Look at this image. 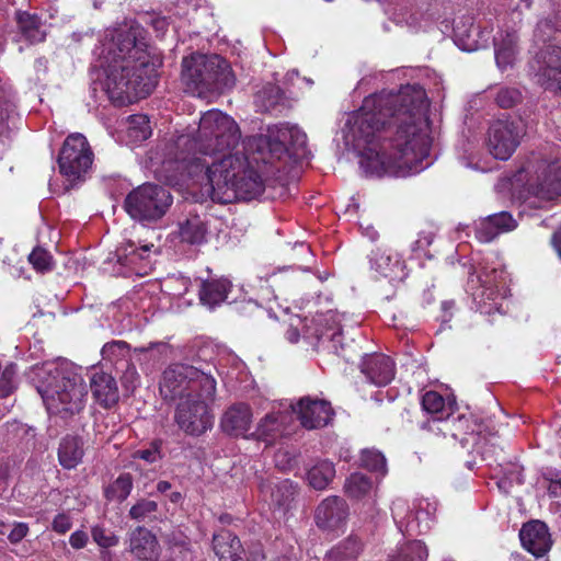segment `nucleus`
I'll list each match as a JSON object with an SVG mask.
<instances>
[{
    "instance_id": "obj_1",
    "label": "nucleus",
    "mask_w": 561,
    "mask_h": 561,
    "mask_svg": "<svg viewBox=\"0 0 561 561\" xmlns=\"http://www.w3.org/2000/svg\"><path fill=\"white\" fill-rule=\"evenodd\" d=\"M427 108L425 91L419 85L364 99L347 119L344 139L357 153L366 176L407 178L432 164Z\"/></svg>"
},
{
    "instance_id": "obj_2",
    "label": "nucleus",
    "mask_w": 561,
    "mask_h": 561,
    "mask_svg": "<svg viewBox=\"0 0 561 561\" xmlns=\"http://www.w3.org/2000/svg\"><path fill=\"white\" fill-rule=\"evenodd\" d=\"M240 129L234 119L219 110L205 112L196 137L181 135L178 147L190 142L195 150L208 156L211 162L195 158L196 167L205 169L209 195L214 202L228 204L237 199L251 201L264 190L259 173L243 154L231 153L240 140Z\"/></svg>"
},
{
    "instance_id": "obj_3",
    "label": "nucleus",
    "mask_w": 561,
    "mask_h": 561,
    "mask_svg": "<svg viewBox=\"0 0 561 561\" xmlns=\"http://www.w3.org/2000/svg\"><path fill=\"white\" fill-rule=\"evenodd\" d=\"M112 42L113 60L105 71L104 88L115 105L124 106L150 94L161 60L147 50L144 28L137 23L116 28Z\"/></svg>"
},
{
    "instance_id": "obj_4",
    "label": "nucleus",
    "mask_w": 561,
    "mask_h": 561,
    "mask_svg": "<svg viewBox=\"0 0 561 561\" xmlns=\"http://www.w3.org/2000/svg\"><path fill=\"white\" fill-rule=\"evenodd\" d=\"M165 401L179 400L174 421L186 435L199 437L214 426L215 415L210 404L217 388H158Z\"/></svg>"
},
{
    "instance_id": "obj_5",
    "label": "nucleus",
    "mask_w": 561,
    "mask_h": 561,
    "mask_svg": "<svg viewBox=\"0 0 561 561\" xmlns=\"http://www.w3.org/2000/svg\"><path fill=\"white\" fill-rule=\"evenodd\" d=\"M559 32L561 33L560 16L554 23L549 19L540 20L534 31L530 47V69L537 82L551 91H561V47L551 43Z\"/></svg>"
},
{
    "instance_id": "obj_6",
    "label": "nucleus",
    "mask_w": 561,
    "mask_h": 561,
    "mask_svg": "<svg viewBox=\"0 0 561 561\" xmlns=\"http://www.w3.org/2000/svg\"><path fill=\"white\" fill-rule=\"evenodd\" d=\"M182 80L198 95L215 91L226 81L228 64L218 55L193 54L182 62Z\"/></svg>"
},
{
    "instance_id": "obj_7",
    "label": "nucleus",
    "mask_w": 561,
    "mask_h": 561,
    "mask_svg": "<svg viewBox=\"0 0 561 561\" xmlns=\"http://www.w3.org/2000/svg\"><path fill=\"white\" fill-rule=\"evenodd\" d=\"M171 204L172 196L168 190L146 183L126 196L124 207L134 219L156 221L164 216Z\"/></svg>"
},
{
    "instance_id": "obj_8",
    "label": "nucleus",
    "mask_w": 561,
    "mask_h": 561,
    "mask_svg": "<svg viewBox=\"0 0 561 561\" xmlns=\"http://www.w3.org/2000/svg\"><path fill=\"white\" fill-rule=\"evenodd\" d=\"M94 153L81 133H72L65 139L59 154L58 168L67 181L75 183L83 181L92 168Z\"/></svg>"
},
{
    "instance_id": "obj_9",
    "label": "nucleus",
    "mask_w": 561,
    "mask_h": 561,
    "mask_svg": "<svg viewBox=\"0 0 561 561\" xmlns=\"http://www.w3.org/2000/svg\"><path fill=\"white\" fill-rule=\"evenodd\" d=\"M526 171L530 173L526 184L529 198L534 197L539 202L537 204L535 201H529L530 205L542 207L541 203L551 202L561 196L560 160L551 162L540 160L535 165L529 164Z\"/></svg>"
},
{
    "instance_id": "obj_10",
    "label": "nucleus",
    "mask_w": 561,
    "mask_h": 561,
    "mask_svg": "<svg viewBox=\"0 0 561 561\" xmlns=\"http://www.w3.org/2000/svg\"><path fill=\"white\" fill-rule=\"evenodd\" d=\"M522 129L510 119H497L488 129L486 145L490 153L499 160H507L519 145Z\"/></svg>"
},
{
    "instance_id": "obj_11",
    "label": "nucleus",
    "mask_w": 561,
    "mask_h": 561,
    "mask_svg": "<svg viewBox=\"0 0 561 561\" xmlns=\"http://www.w3.org/2000/svg\"><path fill=\"white\" fill-rule=\"evenodd\" d=\"M268 130V135L260 136L255 141L260 149H268L271 158L280 159L287 152L286 141L295 148L296 153L304 156L307 148V135L297 126H280Z\"/></svg>"
},
{
    "instance_id": "obj_12",
    "label": "nucleus",
    "mask_w": 561,
    "mask_h": 561,
    "mask_svg": "<svg viewBox=\"0 0 561 561\" xmlns=\"http://www.w3.org/2000/svg\"><path fill=\"white\" fill-rule=\"evenodd\" d=\"M152 243H141L126 240L116 249L117 263L122 266L121 273L124 276L133 274L138 276L147 275L150 271V253Z\"/></svg>"
},
{
    "instance_id": "obj_13",
    "label": "nucleus",
    "mask_w": 561,
    "mask_h": 561,
    "mask_svg": "<svg viewBox=\"0 0 561 561\" xmlns=\"http://www.w3.org/2000/svg\"><path fill=\"white\" fill-rule=\"evenodd\" d=\"M83 368L75 363L58 358L37 367V380L46 386H82Z\"/></svg>"
},
{
    "instance_id": "obj_14",
    "label": "nucleus",
    "mask_w": 561,
    "mask_h": 561,
    "mask_svg": "<svg viewBox=\"0 0 561 561\" xmlns=\"http://www.w3.org/2000/svg\"><path fill=\"white\" fill-rule=\"evenodd\" d=\"M347 517L348 505L344 499L336 495L321 501L314 513L316 525L325 531H334L344 527Z\"/></svg>"
},
{
    "instance_id": "obj_15",
    "label": "nucleus",
    "mask_w": 561,
    "mask_h": 561,
    "mask_svg": "<svg viewBox=\"0 0 561 561\" xmlns=\"http://www.w3.org/2000/svg\"><path fill=\"white\" fill-rule=\"evenodd\" d=\"M205 364L198 366L184 363L170 365L163 373V380L169 386H181L183 383H197L198 386H215L216 379L210 368H206Z\"/></svg>"
},
{
    "instance_id": "obj_16",
    "label": "nucleus",
    "mask_w": 561,
    "mask_h": 561,
    "mask_svg": "<svg viewBox=\"0 0 561 561\" xmlns=\"http://www.w3.org/2000/svg\"><path fill=\"white\" fill-rule=\"evenodd\" d=\"M370 268L390 283L402 282L408 273L400 254L389 248H378L369 256Z\"/></svg>"
},
{
    "instance_id": "obj_17",
    "label": "nucleus",
    "mask_w": 561,
    "mask_h": 561,
    "mask_svg": "<svg viewBox=\"0 0 561 561\" xmlns=\"http://www.w3.org/2000/svg\"><path fill=\"white\" fill-rule=\"evenodd\" d=\"M523 548L536 558L543 557L551 548L552 540L548 526L541 520H530L519 531Z\"/></svg>"
},
{
    "instance_id": "obj_18",
    "label": "nucleus",
    "mask_w": 561,
    "mask_h": 561,
    "mask_svg": "<svg viewBox=\"0 0 561 561\" xmlns=\"http://www.w3.org/2000/svg\"><path fill=\"white\" fill-rule=\"evenodd\" d=\"M259 489L264 501L268 502L271 507L283 512L289 511L297 493V484L289 479H284L275 483L268 480H262Z\"/></svg>"
},
{
    "instance_id": "obj_19",
    "label": "nucleus",
    "mask_w": 561,
    "mask_h": 561,
    "mask_svg": "<svg viewBox=\"0 0 561 561\" xmlns=\"http://www.w3.org/2000/svg\"><path fill=\"white\" fill-rule=\"evenodd\" d=\"M360 370L366 376L367 381L375 386H388L396 374L393 360L383 354L366 355L362 362Z\"/></svg>"
},
{
    "instance_id": "obj_20",
    "label": "nucleus",
    "mask_w": 561,
    "mask_h": 561,
    "mask_svg": "<svg viewBox=\"0 0 561 561\" xmlns=\"http://www.w3.org/2000/svg\"><path fill=\"white\" fill-rule=\"evenodd\" d=\"M517 227V221L508 211L490 215L476 222V237L480 242H491L499 234L510 232Z\"/></svg>"
},
{
    "instance_id": "obj_21",
    "label": "nucleus",
    "mask_w": 561,
    "mask_h": 561,
    "mask_svg": "<svg viewBox=\"0 0 561 561\" xmlns=\"http://www.w3.org/2000/svg\"><path fill=\"white\" fill-rule=\"evenodd\" d=\"M129 551L140 561H158L160 546L151 530L137 526L129 535Z\"/></svg>"
},
{
    "instance_id": "obj_22",
    "label": "nucleus",
    "mask_w": 561,
    "mask_h": 561,
    "mask_svg": "<svg viewBox=\"0 0 561 561\" xmlns=\"http://www.w3.org/2000/svg\"><path fill=\"white\" fill-rule=\"evenodd\" d=\"M252 416V410L249 404L234 403L222 414L220 427L224 433L230 436H243L251 427Z\"/></svg>"
},
{
    "instance_id": "obj_23",
    "label": "nucleus",
    "mask_w": 561,
    "mask_h": 561,
    "mask_svg": "<svg viewBox=\"0 0 561 561\" xmlns=\"http://www.w3.org/2000/svg\"><path fill=\"white\" fill-rule=\"evenodd\" d=\"M298 407L300 423L308 430L325 426L333 415L331 405L323 400L302 399Z\"/></svg>"
},
{
    "instance_id": "obj_24",
    "label": "nucleus",
    "mask_w": 561,
    "mask_h": 561,
    "mask_svg": "<svg viewBox=\"0 0 561 561\" xmlns=\"http://www.w3.org/2000/svg\"><path fill=\"white\" fill-rule=\"evenodd\" d=\"M84 390L85 388H60L56 391V397H51V402L47 403V409L62 417L79 413L84 407Z\"/></svg>"
},
{
    "instance_id": "obj_25",
    "label": "nucleus",
    "mask_w": 561,
    "mask_h": 561,
    "mask_svg": "<svg viewBox=\"0 0 561 561\" xmlns=\"http://www.w3.org/2000/svg\"><path fill=\"white\" fill-rule=\"evenodd\" d=\"M493 276L490 274H482L479 276L481 287L472 293L473 300L478 310L484 314H491L499 311L500 304L497 301L500 294L495 286L496 271H492Z\"/></svg>"
},
{
    "instance_id": "obj_26",
    "label": "nucleus",
    "mask_w": 561,
    "mask_h": 561,
    "mask_svg": "<svg viewBox=\"0 0 561 561\" xmlns=\"http://www.w3.org/2000/svg\"><path fill=\"white\" fill-rule=\"evenodd\" d=\"M213 550L219 561H244V549L239 537L228 529L214 534Z\"/></svg>"
},
{
    "instance_id": "obj_27",
    "label": "nucleus",
    "mask_w": 561,
    "mask_h": 561,
    "mask_svg": "<svg viewBox=\"0 0 561 561\" xmlns=\"http://www.w3.org/2000/svg\"><path fill=\"white\" fill-rule=\"evenodd\" d=\"M84 443L78 435H66L61 438L57 451L59 465L71 470L82 462L84 456Z\"/></svg>"
},
{
    "instance_id": "obj_28",
    "label": "nucleus",
    "mask_w": 561,
    "mask_h": 561,
    "mask_svg": "<svg viewBox=\"0 0 561 561\" xmlns=\"http://www.w3.org/2000/svg\"><path fill=\"white\" fill-rule=\"evenodd\" d=\"M455 405V399H445L444 396L436 390H430L425 392L422 397L423 409L431 414H439L437 419L428 422L430 430L443 431L439 425L445 422L444 413H451Z\"/></svg>"
},
{
    "instance_id": "obj_29",
    "label": "nucleus",
    "mask_w": 561,
    "mask_h": 561,
    "mask_svg": "<svg viewBox=\"0 0 561 561\" xmlns=\"http://www.w3.org/2000/svg\"><path fill=\"white\" fill-rule=\"evenodd\" d=\"M230 289L231 283L227 278L205 280L199 284V299L203 305L213 308L228 298Z\"/></svg>"
},
{
    "instance_id": "obj_30",
    "label": "nucleus",
    "mask_w": 561,
    "mask_h": 561,
    "mask_svg": "<svg viewBox=\"0 0 561 561\" xmlns=\"http://www.w3.org/2000/svg\"><path fill=\"white\" fill-rule=\"evenodd\" d=\"M363 551V540L357 535L351 534L332 547L325 557L329 561H357Z\"/></svg>"
},
{
    "instance_id": "obj_31",
    "label": "nucleus",
    "mask_w": 561,
    "mask_h": 561,
    "mask_svg": "<svg viewBox=\"0 0 561 561\" xmlns=\"http://www.w3.org/2000/svg\"><path fill=\"white\" fill-rule=\"evenodd\" d=\"M479 34V27L474 26L471 18L460 20L454 26L455 43L465 51H474L481 47Z\"/></svg>"
},
{
    "instance_id": "obj_32",
    "label": "nucleus",
    "mask_w": 561,
    "mask_h": 561,
    "mask_svg": "<svg viewBox=\"0 0 561 561\" xmlns=\"http://www.w3.org/2000/svg\"><path fill=\"white\" fill-rule=\"evenodd\" d=\"M134 489V478L129 472L121 473L115 480L103 488V496L107 502L122 504Z\"/></svg>"
},
{
    "instance_id": "obj_33",
    "label": "nucleus",
    "mask_w": 561,
    "mask_h": 561,
    "mask_svg": "<svg viewBox=\"0 0 561 561\" xmlns=\"http://www.w3.org/2000/svg\"><path fill=\"white\" fill-rule=\"evenodd\" d=\"M179 234L183 242L202 244L206 240L207 226L199 216L193 215L180 222Z\"/></svg>"
},
{
    "instance_id": "obj_34",
    "label": "nucleus",
    "mask_w": 561,
    "mask_h": 561,
    "mask_svg": "<svg viewBox=\"0 0 561 561\" xmlns=\"http://www.w3.org/2000/svg\"><path fill=\"white\" fill-rule=\"evenodd\" d=\"M284 419L280 412L266 414L257 424L256 438L268 444L273 443L282 434Z\"/></svg>"
},
{
    "instance_id": "obj_35",
    "label": "nucleus",
    "mask_w": 561,
    "mask_h": 561,
    "mask_svg": "<svg viewBox=\"0 0 561 561\" xmlns=\"http://www.w3.org/2000/svg\"><path fill=\"white\" fill-rule=\"evenodd\" d=\"M428 550L421 540H409L400 545L397 550L389 554L388 561H426Z\"/></svg>"
},
{
    "instance_id": "obj_36",
    "label": "nucleus",
    "mask_w": 561,
    "mask_h": 561,
    "mask_svg": "<svg viewBox=\"0 0 561 561\" xmlns=\"http://www.w3.org/2000/svg\"><path fill=\"white\" fill-rule=\"evenodd\" d=\"M444 427L449 431L454 430L455 432L451 433L453 436H457L458 434L472 435L480 432V424L471 413L455 415L454 411L446 413Z\"/></svg>"
},
{
    "instance_id": "obj_37",
    "label": "nucleus",
    "mask_w": 561,
    "mask_h": 561,
    "mask_svg": "<svg viewBox=\"0 0 561 561\" xmlns=\"http://www.w3.org/2000/svg\"><path fill=\"white\" fill-rule=\"evenodd\" d=\"M318 322H325L327 324L332 323V325L325 329L317 330L314 336L322 345L329 343L330 345H328V347L337 353L339 348H342V330L336 323L335 316L329 313L324 318L318 319Z\"/></svg>"
},
{
    "instance_id": "obj_38",
    "label": "nucleus",
    "mask_w": 561,
    "mask_h": 561,
    "mask_svg": "<svg viewBox=\"0 0 561 561\" xmlns=\"http://www.w3.org/2000/svg\"><path fill=\"white\" fill-rule=\"evenodd\" d=\"M334 477L335 468L329 460L317 462L307 473L309 485L319 491L327 489Z\"/></svg>"
},
{
    "instance_id": "obj_39",
    "label": "nucleus",
    "mask_w": 561,
    "mask_h": 561,
    "mask_svg": "<svg viewBox=\"0 0 561 561\" xmlns=\"http://www.w3.org/2000/svg\"><path fill=\"white\" fill-rule=\"evenodd\" d=\"M127 136L133 142H141L151 136L149 119L144 114H136L128 117Z\"/></svg>"
},
{
    "instance_id": "obj_40",
    "label": "nucleus",
    "mask_w": 561,
    "mask_h": 561,
    "mask_svg": "<svg viewBox=\"0 0 561 561\" xmlns=\"http://www.w3.org/2000/svg\"><path fill=\"white\" fill-rule=\"evenodd\" d=\"M158 510L159 505L156 501L141 497L131 505L128 512V516L130 519L141 523L146 522L147 519L156 518Z\"/></svg>"
},
{
    "instance_id": "obj_41",
    "label": "nucleus",
    "mask_w": 561,
    "mask_h": 561,
    "mask_svg": "<svg viewBox=\"0 0 561 561\" xmlns=\"http://www.w3.org/2000/svg\"><path fill=\"white\" fill-rule=\"evenodd\" d=\"M283 96L282 90L274 84H268L255 95V104L261 112L272 111Z\"/></svg>"
},
{
    "instance_id": "obj_42",
    "label": "nucleus",
    "mask_w": 561,
    "mask_h": 561,
    "mask_svg": "<svg viewBox=\"0 0 561 561\" xmlns=\"http://www.w3.org/2000/svg\"><path fill=\"white\" fill-rule=\"evenodd\" d=\"M371 480L363 473H353L346 480L345 492L350 497L360 499L369 493Z\"/></svg>"
},
{
    "instance_id": "obj_43",
    "label": "nucleus",
    "mask_w": 561,
    "mask_h": 561,
    "mask_svg": "<svg viewBox=\"0 0 561 561\" xmlns=\"http://www.w3.org/2000/svg\"><path fill=\"white\" fill-rule=\"evenodd\" d=\"M91 537L101 549L116 547L119 542L118 536L103 524H96L91 527Z\"/></svg>"
},
{
    "instance_id": "obj_44",
    "label": "nucleus",
    "mask_w": 561,
    "mask_h": 561,
    "mask_svg": "<svg viewBox=\"0 0 561 561\" xmlns=\"http://www.w3.org/2000/svg\"><path fill=\"white\" fill-rule=\"evenodd\" d=\"M19 28V42H25L27 46L33 44L35 37V18L27 12L16 13Z\"/></svg>"
},
{
    "instance_id": "obj_45",
    "label": "nucleus",
    "mask_w": 561,
    "mask_h": 561,
    "mask_svg": "<svg viewBox=\"0 0 561 561\" xmlns=\"http://www.w3.org/2000/svg\"><path fill=\"white\" fill-rule=\"evenodd\" d=\"M360 466L369 471L382 472L386 470L385 456L374 449H365L360 454Z\"/></svg>"
},
{
    "instance_id": "obj_46",
    "label": "nucleus",
    "mask_w": 561,
    "mask_h": 561,
    "mask_svg": "<svg viewBox=\"0 0 561 561\" xmlns=\"http://www.w3.org/2000/svg\"><path fill=\"white\" fill-rule=\"evenodd\" d=\"M129 346L124 341H112L101 350V354L104 360L116 362L122 357H125L128 353Z\"/></svg>"
},
{
    "instance_id": "obj_47",
    "label": "nucleus",
    "mask_w": 561,
    "mask_h": 561,
    "mask_svg": "<svg viewBox=\"0 0 561 561\" xmlns=\"http://www.w3.org/2000/svg\"><path fill=\"white\" fill-rule=\"evenodd\" d=\"M93 397L102 408L110 409L119 400L118 388H94Z\"/></svg>"
},
{
    "instance_id": "obj_48",
    "label": "nucleus",
    "mask_w": 561,
    "mask_h": 561,
    "mask_svg": "<svg viewBox=\"0 0 561 561\" xmlns=\"http://www.w3.org/2000/svg\"><path fill=\"white\" fill-rule=\"evenodd\" d=\"M520 100V92L514 88H502L497 91L495 101L502 108H510Z\"/></svg>"
},
{
    "instance_id": "obj_49",
    "label": "nucleus",
    "mask_w": 561,
    "mask_h": 561,
    "mask_svg": "<svg viewBox=\"0 0 561 561\" xmlns=\"http://www.w3.org/2000/svg\"><path fill=\"white\" fill-rule=\"evenodd\" d=\"M518 36L516 31H501L494 37V49L496 48H511L518 49L517 46Z\"/></svg>"
},
{
    "instance_id": "obj_50",
    "label": "nucleus",
    "mask_w": 561,
    "mask_h": 561,
    "mask_svg": "<svg viewBox=\"0 0 561 561\" xmlns=\"http://www.w3.org/2000/svg\"><path fill=\"white\" fill-rule=\"evenodd\" d=\"M494 54L497 67L501 70H505L515 62L518 49L496 48Z\"/></svg>"
},
{
    "instance_id": "obj_51",
    "label": "nucleus",
    "mask_w": 561,
    "mask_h": 561,
    "mask_svg": "<svg viewBox=\"0 0 561 561\" xmlns=\"http://www.w3.org/2000/svg\"><path fill=\"white\" fill-rule=\"evenodd\" d=\"M87 374L90 378V386H112L114 383V378L99 366H92Z\"/></svg>"
},
{
    "instance_id": "obj_52",
    "label": "nucleus",
    "mask_w": 561,
    "mask_h": 561,
    "mask_svg": "<svg viewBox=\"0 0 561 561\" xmlns=\"http://www.w3.org/2000/svg\"><path fill=\"white\" fill-rule=\"evenodd\" d=\"M161 440H153L150 444L149 448L137 450L136 457L139 459H142L149 463H153L157 460L161 459L160 455V448H161Z\"/></svg>"
},
{
    "instance_id": "obj_53",
    "label": "nucleus",
    "mask_w": 561,
    "mask_h": 561,
    "mask_svg": "<svg viewBox=\"0 0 561 561\" xmlns=\"http://www.w3.org/2000/svg\"><path fill=\"white\" fill-rule=\"evenodd\" d=\"M71 527L72 519L69 514L64 512L58 513L51 522V529L59 535H65L71 529Z\"/></svg>"
},
{
    "instance_id": "obj_54",
    "label": "nucleus",
    "mask_w": 561,
    "mask_h": 561,
    "mask_svg": "<svg viewBox=\"0 0 561 561\" xmlns=\"http://www.w3.org/2000/svg\"><path fill=\"white\" fill-rule=\"evenodd\" d=\"M543 478L549 481V494L554 497L561 496V472L549 471L543 474Z\"/></svg>"
},
{
    "instance_id": "obj_55",
    "label": "nucleus",
    "mask_w": 561,
    "mask_h": 561,
    "mask_svg": "<svg viewBox=\"0 0 561 561\" xmlns=\"http://www.w3.org/2000/svg\"><path fill=\"white\" fill-rule=\"evenodd\" d=\"M55 262L48 251L37 247V272H49L54 268Z\"/></svg>"
},
{
    "instance_id": "obj_56",
    "label": "nucleus",
    "mask_w": 561,
    "mask_h": 561,
    "mask_svg": "<svg viewBox=\"0 0 561 561\" xmlns=\"http://www.w3.org/2000/svg\"><path fill=\"white\" fill-rule=\"evenodd\" d=\"M16 373V365L13 363L8 364L0 371V386H11L15 380Z\"/></svg>"
},
{
    "instance_id": "obj_57",
    "label": "nucleus",
    "mask_w": 561,
    "mask_h": 561,
    "mask_svg": "<svg viewBox=\"0 0 561 561\" xmlns=\"http://www.w3.org/2000/svg\"><path fill=\"white\" fill-rule=\"evenodd\" d=\"M88 541V534L83 530H76L69 537V543L76 550L83 549Z\"/></svg>"
},
{
    "instance_id": "obj_58",
    "label": "nucleus",
    "mask_w": 561,
    "mask_h": 561,
    "mask_svg": "<svg viewBox=\"0 0 561 561\" xmlns=\"http://www.w3.org/2000/svg\"><path fill=\"white\" fill-rule=\"evenodd\" d=\"M27 531H28L27 525L20 523V524H16L11 529V531L8 535V538L12 543H16V542L21 541L26 536Z\"/></svg>"
},
{
    "instance_id": "obj_59",
    "label": "nucleus",
    "mask_w": 561,
    "mask_h": 561,
    "mask_svg": "<svg viewBox=\"0 0 561 561\" xmlns=\"http://www.w3.org/2000/svg\"><path fill=\"white\" fill-rule=\"evenodd\" d=\"M174 284L182 286L183 290H176L173 295L182 296L188 290V286L191 285V280L186 277H179L174 279Z\"/></svg>"
},
{
    "instance_id": "obj_60",
    "label": "nucleus",
    "mask_w": 561,
    "mask_h": 561,
    "mask_svg": "<svg viewBox=\"0 0 561 561\" xmlns=\"http://www.w3.org/2000/svg\"><path fill=\"white\" fill-rule=\"evenodd\" d=\"M286 335H287L288 341L291 343H296L299 340V332L296 328H289L287 330Z\"/></svg>"
},
{
    "instance_id": "obj_61",
    "label": "nucleus",
    "mask_w": 561,
    "mask_h": 561,
    "mask_svg": "<svg viewBox=\"0 0 561 561\" xmlns=\"http://www.w3.org/2000/svg\"><path fill=\"white\" fill-rule=\"evenodd\" d=\"M171 489V483L169 481L161 480L157 483V491L159 493H165Z\"/></svg>"
},
{
    "instance_id": "obj_62",
    "label": "nucleus",
    "mask_w": 561,
    "mask_h": 561,
    "mask_svg": "<svg viewBox=\"0 0 561 561\" xmlns=\"http://www.w3.org/2000/svg\"><path fill=\"white\" fill-rule=\"evenodd\" d=\"M100 559L101 561H113V554L110 549H101Z\"/></svg>"
},
{
    "instance_id": "obj_63",
    "label": "nucleus",
    "mask_w": 561,
    "mask_h": 561,
    "mask_svg": "<svg viewBox=\"0 0 561 561\" xmlns=\"http://www.w3.org/2000/svg\"><path fill=\"white\" fill-rule=\"evenodd\" d=\"M365 234L370 239V240H376L377 237H378V232L377 230H375L373 227H367L366 228V231H365Z\"/></svg>"
},
{
    "instance_id": "obj_64",
    "label": "nucleus",
    "mask_w": 561,
    "mask_h": 561,
    "mask_svg": "<svg viewBox=\"0 0 561 561\" xmlns=\"http://www.w3.org/2000/svg\"><path fill=\"white\" fill-rule=\"evenodd\" d=\"M165 25H167V23H165L164 19H158V20L154 21V26L159 31L163 32L164 28H165Z\"/></svg>"
}]
</instances>
